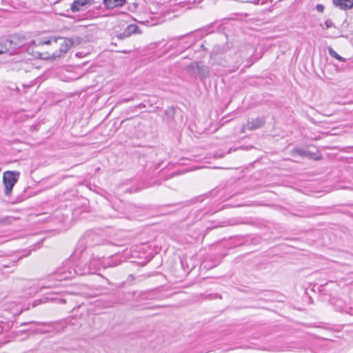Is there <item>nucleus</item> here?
Masks as SVG:
<instances>
[{
    "instance_id": "obj_35",
    "label": "nucleus",
    "mask_w": 353,
    "mask_h": 353,
    "mask_svg": "<svg viewBox=\"0 0 353 353\" xmlns=\"http://www.w3.org/2000/svg\"><path fill=\"white\" fill-rule=\"evenodd\" d=\"M23 199H25V194H23Z\"/></svg>"
},
{
    "instance_id": "obj_7",
    "label": "nucleus",
    "mask_w": 353,
    "mask_h": 353,
    "mask_svg": "<svg viewBox=\"0 0 353 353\" xmlns=\"http://www.w3.org/2000/svg\"><path fill=\"white\" fill-rule=\"evenodd\" d=\"M40 288L41 287H39V283L37 281L27 280L25 283H23V294L32 296L37 293ZM24 296L25 294H23V296Z\"/></svg>"
},
{
    "instance_id": "obj_29",
    "label": "nucleus",
    "mask_w": 353,
    "mask_h": 353,
    "mask_svg": "<svg viewBox=\"0 0 353 353\" xmlns=\"http://www.w3.org/2000/svg\"><path fill=\"white\" fill-rule=\"evenodd\" d=\"M179 203H171L164 205L163 207H172L179 205Z\"/></svg>"
},
{
    "instance_id": "obj_33",
    "label": "nucleus",
    "mask_w": 353,
    "mask_h": 353,
    "mask_svg": "<svg viewBox=\"0 0 353 353\" xmlns=\"http://www.w3.org/2000/svg\"><path fill=\"white\" fill-rule=\"evenodd\" d=\"M252 63H253L252 62V63H250L249 65H248V67H249V66H250L251 65H252Z\"/></svg>"
},
{
    "instance_id": "obj_21",
    "label": "nucleus",
    "mask_w": 353,
    "mask_h": 353,
    "mask_svg": "<svg viewBox=\"0 0 353 353\" xmlns=\"http://www.w3.org/2000/svg\"><path fill=\"white\" fill-rule=\"evenodd\" d=\"M325 25L326 26V28H330L334 26V23L330 19H327L325 21Z\"/></svg>"
},
{
    "instance_id": "obj_12",
    "label": "nucleus",
    "mask_w": 353,
    "mask_h": 353,
    "mask_svg": "<svg viewBox=\"0 0 353 353\" xmlns=\"http://www.w3.org/2000/svg\"><path fill=\"white\" fill-rule=\"evenodd\" d=\"M125 0H103V4L108 9H113L124 5Z\"/></svg>"
},
{
    "instance_id": "obj_1",
    "label": "nucleus",
    "mask_w": 353,
    "mask_h": 353,
    "mask_svg": "<svg viewBox=\"0 0 353 353\" xmlns=\"http://www.w3.org/2000/svg\"><path fill=\"white\" fill-rule=\"evenodd\" d=\"M72 41L61 37L48 36L32 40L26 47V52L41 59H56L65 54Z\"/></svg>"
},
{
    "instance_id": "obj_16",
    "label": "nucleus",
    "mask_w": 353,
    "mask_h": 353,
    "mask_svg": "<svg viewBox=\"0 0 353 353\" xmlns=\"http://www.w3.org/2000/svg\"><path fill=\"white\" fill-rule=\"evenodd\" d=\"M139 30V26L136 24L128 25L124 30L125 34L129 37L132 34L137 33Z\"/></svg>"
},
{
    "instance_id": "obj_28",
    "label": "nucleus",
    "mask_w": 353,
    "mask_h": 353,
    "mask_svg": "<svg viewBox=\"0 0 353 353\" xmlns=\"http://www.w3.org/2000/svg\"><path fill=\"white\" fill-rule=\"evenodd\" d=\"M30 309V303H28V305L26 307V304L23 302V311L28 310Z\"/></svg>"
},
{
    "instance_id": "obj_34",
    "label": "nucleus",
    "mask_w": 353,
    "mask_h": 353,
    "mask_svg": "<svg viewBox=\"0 0 353 353\" xmlns=\"http://www.w3.org/2000/svg\"><path fill=\"white\" fill-rule=\"evenodd\" d=\"M303 152H299V154H303Z\"/></svg>"
},
{
    "instance_id": "obj_27",
    "label": "nucleus",
    "mask_w": 353,
    "mask_h": 353,
    "mask_svg": "<svg viewBox=\"0 0 353 353\" xmlns=\"http://www.w3.org/2000/svg\"><path fill=\"white\" fill-rule=\"evenodd\" d=\"M182 174V172H178V171H177V172H172V173L170 174V177H172V176H175V175H179V174Z\"/></svg>"
},
{
    "instance_id": "obj_5",
    "label": "nucleus",
    "mask_w": 353,
    "mask_h": 353,
    "mask_svg": "<svg viewBox=\"0 0 353 353\" xmlns=\"http://www.w3.org/2000/svg\"><path fill=\"white\" fill-rule=\"evenodd\" d=\"M88 262L91 274H95L98 270H101V268H105V261L104 256H94L92 254V256H90Z\"/></svg>"
},
{
    "instance_id": "obj_32",
    "label": "nucleus",
    "mask_w": 353,
    "mask_h": 353,
    "mask_svg": "<svg viewBox=\"0 0 353 353\" xmlns=\"http://www.w3.org/2000/svg\"><path fill=\"white\" fill-rule=\"evenodd\" d=\"M26 331V329H23V333H24ZM27 331H28V332H29V331H30V330L29 329H27Z\"/></svg>"
},
{
    "instance_id": "obj_25",
    "label": "nucleus",
    "mask_w": 353,
    "mask_h": 353,
    "mask_svg": "<svg viewBox=\"0 0 353 353\" xmlns=\"http://www.w3.org/2000/svg\"><path fill=\"white\" fill-rule=\"evenodd\" d=\"M41 303H42V300L41 299L34 300L32 303V307H34L41 304Z\"/></svg>"
},
{
    "instance_id": "obj_30",
    "label": "nucleus",
    "mask_w": 353,
    "mask_h": 353,
    "mask_svg": "<svg viewBox=\"0 0 353 353\" xmlns=\"http://www.w3.org/2000/svg\"><path fill=\"white\" fill-rule=\"evenodd\" d=\"M245 130H247L246 124H245V125H244L242 127V128H241V133H244V132H245Z\"/></svg>"
},
{
    "instance_id": "obj_14",
    "label": "nucleus",
    "mask_w": 353,
    "mask_h": 353,
    "mask_svg": "<svg viewBox=\"0 0 353 353\" xmlns=\"http://www.w3.org/2000/svg\"><path fill=\"white\" fill-rule=\"evenodd\" d=\"M63 221V215L61 214V212L59 210H57L53 215L50 216L48 218V222H54L55 223H61Z\"/></svg>"
},
{
    "instance_id": "obj_22",
    "label": "nucleus",
    "mask_w": 353,
    "mask_h": 353,
    "mask_svg": "<svg viewBox=\"0 0 353 353\" xmlns=\"http://www.w3.org/2000/svg\"><path fill=\"white\" fill-rule=\"evenodd\" d=\"M316 10L319 12H323L324 11V6L323 4H317L316 6Z\"/></svg>"
},
{
    "instance_id": "obj_24",
    "label": "nucleus",
    "mask_w": 353,
    "mask_h": 353,
    "mask_svg": "<svg viewBox=\"0 0 353 353\" xmlns=\"http://www.w3.org/2000/svg\"><path fill=\"white\" fill-rule=\"evenodd\" d=\"M117 37L119 39L121 40V39H125V38H127L128 37L127 36V34H125V32L123 31L122 33L117 34Z\"/></svg>"
},
{
    "instance_id": "obj_11",
    "label": "nucleus",
    "mask_w": 353,
    "mask_h": 353,
    "mask_svg": "<svg viewBox=\"0 0 353 353\" xmlns=\"http://www.w3.org/2000/svg\"><path fill=\"white\" fill-rule=\"evenodd\" d=\"M155 294L153 291H143L139 293L137 296L135 298V301L137 302L144 300H153L156 299Z\"/></svg>"
},
{
    "instance_id": "obj_19",
    "label": "nucleus",
    "mask_w": 353,
    "mask_h": 353,
    "mask_svg": "<svg viewBox=\"0 0 353 353\" xmlns=\"http://www.w3.org/2000/svg\"><path fill=\"white\" fill-rule=\"evenodd\" d=\"M31 248H32L30 250H23V258L28 256L30 254L31 251H32V250L35 251L37 249L40 248V243H36V244L32 245Z\"/></svg>"
},
{
    "instance_id": "obj_3",
    "label": "nucleus",
    "mask_w": 353,
    "mask_h": 353,
    "mask_svg": "<svg viewBox=\"0 0 353 353\" xmlns=\"http://www.w3.org/2000/svg\"><path fill=\"white\" fill-rule=\"evenodd\" d=\"M102 241L103 239L99 235L92 231H88L78 241L74 254L76 256H81L88 249L101 245Z\"/></svg>"
},
{
    "instance_id": "obj_10",
    "label": "nucleus",
    "mask_w": 353,
    "mask_h": 353,
    "mask_svg": "<svg viewBox=\"0 0 353 353\" xmlns=\"http://www.w3.org/2000/svg\"><path fill=\"white\" fill-rule=\"evenodd\" d=\"M105 268H110V267H115L118 265H119L121 263V257L120 255L115 254L112 255L108 259L105 258Z\"/></svg>"
},
{
    "instance_id": "obj_2",
    "label": "nucleus",
    "mask_w": 353,
    "mask_h": 353,
    "mask_svg": "<svg viewBox=\"0 0 353 353\" xmlns=\"http://www.w3.org/2000/svg\"><path fill=\"white\" fill-rule=\"evenodd\" d=\"M88 262L79 261L78 264L71 260L65 261L57 270L50 276V279L61 281L74 278L76 275L90 274Z\"/></svg>"
},
{
    "instance_id": "obj_9",
    "label": "nucleus",
    "mask_w": 353,
    "mask_h": 353,
    "mask_svg": "<svg viewBox=\"0 0 353 353\" xmlns=\"http://www.w3.org/2000/svg\"><path fill=\"white\" fill-rule=\"evenodd\" d=\"M334 6L342 10H347L353 8V0H333Z\"/></svg>"
},
{
    "instance_id": "obj_23",
    "label": "nucleus",
    "mask_w": 353,
    "mask_h": 353,
    "mask_svg": "<svg viewBox=\"0 0 353 353\" xmlns=\"http://www.w3.org/2000/svg\"><path fill=\"white\" fill-rule=\"evenodd\" d=\"M211 28L212 26H209L202 29V31H205V34H208L213 32V30H212Z\"/></svg>"
},
{
    "instance_id": "obj_15",
    "label": "nucleus",
    "mask_w": 353,
    "mask_h": 353,
    "mask_svg": "<svg viewBox=\"0 0 353 353\" xmlns=\"http://www.w3.org/2000/svg\"><path fill=\"white\" fill-rule=\"evenodd\" d=\"M30 324H33L34 326H36L35 328L31 330V332H33V333H46V332H48L47 330L39 327V323L38 322H29V323H27V322H23V326L25 325H30Z\"/></svg>"
},
{
    "instance_id": "obj_4",
    "label": "nucleus",
    "mask_w": 353,
    "mask_h": 353,
    "mask_svg": "<svg viewBox=\"0 0 353 353\" xmlns=\"http://www.w3.org/2000/svg\"><path fill=\"white\" fill-rule=\"evenodd\" d=\"M2 39L6 53L12 55L20 52L22 47V38L19 34H13Z\"/></svg>"
},
{
    "instance_id": "obj_8",
    "label": "nucleus",
    "mask_w": 353,
    "mask_h": 353,
    "mask_svg": "<svg viewBox=\"0 0 353 353\" xmlns=\"http://www.w3.org/2000/svg\"><path fill=\"white\" fill-rule=\"evenodd\" d=\"M265 123L264 117H258L256 119H248L246 123V128L248 130H254L262 128Z\"/></svg>"
},
{
    "instance_id": "obj_31",
    "label": "nucleus",
    "mask_w": 353,
    "mask_h": 353,
    "mask_svg": "<svg viewBox=\"0 0 353 353\" xmlns=\"http://www.w3.org/2000/svg\"><path fill=\"white\" fill-rule=\"evenodd\" d=\"M133 6H134L135 8H137L138 6V3H133Z\"/></svg>"
},
{
    "instance_id": "obj_20",
    "label": "nucleus",
    "mask_w": 353,
    "mask_h": 353,
    "mask_svg": "<svg viewBox=\"0 0 353 353\" xmlns=\"http://www.w3.org/2000/svg\"><path fill=\"white\" fill-rule=\"evenodd\" d=\"M3 42L2 38L0 39V54L6 53L5 50V48L3 47Z\"/></svg>"
},
{
    "instance_id": "obj_6",
    "label": "nucleus",
    "mask_w": 353,
    "mask_h": 353,
    "mask_svg": "<svg viewBox=\"0 0 353 353\" xmlns=\"http://www.w3.org/2000/svg\"><path fill=\"white\" fill-rule=\"evenodd\" d=\"M17 181V178L12 172H5L3 175V183L5 186V194L9 195L12 188Z\"/></svg>"
},
{
    "instance_id": "obj_26",
    "label": "nucleus",
    "mask_w": 353,
    "mask_h": 353,
    "mask_svg": "<svg viewBox=\"0 0 353 353\" xmlns=\"http://www.w3.org/2000/svg\"><path fill=\"white\" fill-rule=\"evenodd\" d=\"M165 307V306L164 305H154V306H152V307H146L145 308V309H157V308H161V307Z\"/></svg>"
},
{
    "instance_id": "obj_13",
    "label": "nucleus",
    "mask_w": 353,
    "mask_h": 353,
    "mask_svg": "<svg viewBox=\"0 0 353 353\" xmlns=\"http://www.w3.org/2000/svg\"><path fill=\"white\" fill-rule=\"evenodd\" d=\"M90 0H74L71 4L70 9L75 12L80 10L81 7L86 5Z\"/></svg>"
},
{
    "instance_id": "obj_18",
    "label": "nucleus",
    "mask_w": 353,
    "mask_h": 353,
    "mask_svg": "<svg viewBox=\"0 0 353 353\" xmlns=\"http://www.w3.org/2000/svg\"><path fill=\"white\" fill-rule=\"evenodd\" d=\"M329 54L339 61L344 62L346 61L345 58L339 55L335 50H334L332 48H330L328 50Z\"/></svg>"
},
{
    "instance_id": "obj_17",
    "label": "nucleus",
    "mask_w": 353,
    "mask_h": 353,
    "mask_svg": "<svg viewBox=\"0 0 353 353\" xmlns=\"http://www.w3.org/2000/svg\"><path fill=\"white\" fill-rule=\"evenodd\" d=\"M199 75L201 79L206 78L208 75L209 70L205 66H198L197 67Z\"/></svg>"
}]
</instances>
